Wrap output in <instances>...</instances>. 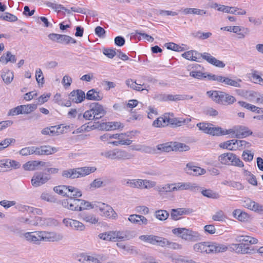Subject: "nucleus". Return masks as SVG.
Segmentation results:
<instances>
[{
  "instance_id": "3",
  "label": "nucleus",
  "mask_w": 263,
  "mask_h": 263,
  "mask_svg": "<svg viewBox=\"0 0 263 263\" xmlns=\"http://www.w3.org/2000/svg\"><path fill=\"white\" fill-rule=\"evenodd\" d=\"M187 14H196L199 15H203L206 14V11L204 10L198 9L196 8H185L176 11L154 10L153 13L151 14V15L161 16H175L178 15Z\"/></svg>"
},
{
  "instance_id": "34",
  "label": "nucleus",
  "mask_w": 263,
  "mask_h": 263,
  "mask_svg": "<svg viewBox=\"0 0 263 263\" xmlns=\"http://www.w3.org/2000/svg\"><path fill=\"white\" fill-rule=\"evenodd\" d=\"M67 197L69 198H78L82 196L81 191L78 188L69 186Z\"/></svg>"
},
{
  "instance_id": "12",
  "label": "nucleus",
  "mask_w": 263,
  "mask_h": 263,
  "mask_svg": "<svg viewBox=\"0 0 263 263\" xmlns=\"http://www.w3.org/2000/svg\"><path fill=\"white\" fill-rule=\"evenodd\" d=\"M41 231L26 232L23 234L25 239L33 244H39L42 241Z\"/></svg>"
},
{
  "instance_id": "55",
  "label": "nucleus",
  "mask_w": 263,
  "mask_h": 263,
  "mask_svg": "<svg viewBox=\"0 0 263 263\" xmlns=\"http://www.w3.org/2000/svg\"><path fill=\"white\" fill-rule=\"evenodd\" d=\"M15 140L13 138H6L0 142V152L8 147L11 143H14Z\"/></svg>"
},
{
  "instance_id": "49",
  "label": "nucleus",
  "mask_w": 263,
  "mask_h": 263,
  "mask_svg": "<svg viewBox=\"0 0 263 263\" xmlns=\"http://www.w3.org/2000/svg\"><path fill=\"white\" fill-rule=\"evenodd\" d=\"M201 194L205 197L212 199H218L220 197L218 193L213 192L210 189L203 190L201 191Z\"/></svg>"
},
{
  "instance_id": "60",
  "label": "nucleus",
  "mask_w": 263,
  "mask_h": 263,
  "mask_svg": "<svg viewBox=\"0 0 263 263\" xmlns=\"http://www.w3.org/2000/svg\"><path fill=\"white\" fill-rule=\"evenodd\" d=\"M83 263H100L99 260L95 257L87 255H82Z\"/></svg>"
},
{
  "instance_id": "52",
  "label": "nucleus",
  "mask_w": 263,
  "mask_h": 263,
  "mask_svg": "<svg viewBox=\"0 0 263 263\" xmlns=\"http://www.w3.org/2000/svg\"><path fill=\"white\" fill-rule=\"evenodd\" d=\"M236 151L241 150L243 148H248L251 146V144L250 143L242 140H235Z\"/></svg>"
},
{
  "instance_id": "22",
  "label": "nucleus",
  "mask_w": 263,
  "mask_h": 263,
  "mask_svg": "<svg viewBox=\"0 0 263 263\" xmlns=\"http://www.w3.org/2000/svg\"><path fill=\"white\" fill-rule=\"evenodd\" d=\"M128 220L132 223L140 226L146 225L148 223V220L144 216L137 214L130 215Z\"/></svg>"
},
{
  "instance_id": "5",
  "label": "nucleus",
  "mask_w": 263,
  "mask_h": 263,
  "mask_svg": "<svg viewBox=\"0 0 263 263\" xmlns=\"http://www.w3.org/2000/svg\"><path fill=\"white\" fill-rule=\"evenodd\" d=\"M95 208L99 209L101 215L108 218H115L117 214L113 209L109 205L104 203L97 202L95 203Z\"/></svg>"
},
{
  "instance_id": "9",
  "label": "nucleus",
  "mask_w": 263,
  "mask_h": 263,
  "mask_svg": "<svg viewBox=\"0 0 263 263\" xmlns=\"http://www.w3.org/2000/svg\"><path fill=\"white\" fill-rule=\"evenodd\" d=\"M89 107L94 114L93 117L95 118V119H101L106 114V109L99 103H92L90 104Z\"/></svg>"
},
{
  "instance_id": "24",
  "label": "nucleus",
  "mask_w": 263,
  "mask_h": 263,
  "mask_svg": "<svg viewBox=\"0 0 263 263\" xmlns=\"http://www.w3.org/2000/svg\"><path fill=\"white\" fill-rule=\"evenodd\" d=\"M236 135L233 137L239 139L245 138L252 134V132L248 127L243 126H236Z\"/></svg>"
},
{
  "instance_id": "45",
  "label": "nucleus",
  "mask_w": 263,
  "mask_h": 263,
  "mask_svg": "<svg viewBox=\"0 0 263 263\" xmlns=\"http://www.w3.org/2000/svg\"><path fill=\"white\" fill-rule=\"evenodd\" d=\"M36 146L27 147L21 149L19 153L20 155L25 156L33 154L36 155Z\"/></svg>"
},
{
  "instance_id": "20",
  "label": "nucleus",
  "mask_w": 263,
  "mask_h": 263,
  "mask_svg": "<svg viewBox=\"0 0 263 263\" xmlns=\"http://www.w3.org/2000/svg\"><path fill=\"white\" fill-rule=\"evenodd\" d=\"M100 127L102 129L111 130L119 128H123L124 127V125L123 124L119 122H109L100 124Z\"/></svg>"
},
{
  "instance_id": "59",
  "label": "nucleus",
  "mask_w": 263,
  "mask_h": 263,
  "mask_svg": "<svg viewBox=\"0 0 263 263\" xmlns=\"http://www.w3.org/2000/svg\"><path fill=\"white\" fill-rule=\"evenodd\" d=\"M135 36L138 37L139 40H141V39L146 40V41L149 42H153L154 41V38L145 33H142L139 32L138 31H136L135 32Z\"/></svg>"
},
{
  "instance_id": "53",
  "label": "nucleus",
  "mask_w": 263,
  "mask_h": 263,
  "mask_svg": "<svg viewBox=\"0 0 263 263\" xmlns=\"http://www.w3.org/2000/svg\"><path fill=\"white\" fill-rule=\"evenodd\" d=\"M80 202H79V206L80 208H79V210H78V211H81L84 210L88 209L89 208H90V209L95 208V203L91 204L88 201H85V200H82V199H80Z\"/></svg>"
},
{
  "instance_id": "61",
  "label": "nucleus",
  "mask_w": 263,
  "mask_h": 263,
  "mask_svg": "<svg viewBox=\"0 0 263 263\" xmlns=\"http://www.w3.org/2000/svg\"><path fill=\"white\" fill-rule=\"evenodd\" d=\"M157 148L161 152H169L173 151L172 144L170 145L168 143L158 144Z\"/></svg>"
},
{
  "instance_id": "6",
  "label": "nucleus",
  "mask_w": 263,
  "mask_h": 263,
  "mask_svg": "<svg viewBox=\"0 0 263 263\" xmlns=\"http://www.w3.org/2000/svg\"><path fill=\"white\" fill-rule=\"evenodd\" d=\"M21 167L19 162L10 159L0 160V172H5L8 170L18 169Z\"/></svg>"
},
{
  "instance_id": "8",
  "label": "nucleus",
  "mask_w": 263,
  "mask_h": 263,
  "mask_svg": "<svg viewBox=\"0 0 263 263\" xmlns=\"http://www.w3.org/2000/svg\"><path fill=\"white\" fill-rule=\"evenodd\" d=\"M231 248L238 254H247L256 252V249L251 248L244 243H233Z\"/></svg>"
},
{
  "instance_id": "56",
  "label": "nucleus",
  "mask_w": 263,
  "mask_h": 263,
  "mask_svg": "<svg viewBox=\"0 0 263 263\" xmlns=\"http://www.w3.org/2000/svg\"><path fill=\"white\" fill-rule=\"evenodd\" d=\"M226 218V216L223 211L219 210L212 216V219L214 221H222Z\"/></svg>"
},
{
  "instance_id": "54",
  "label": "nucleus",
  "mask_w": 263,
  "mask_h": 263,
  "mask_svg": "<svg viewBox=\"0 0 263 263\" xmlns=\"http://www.w3.org/2000/svg\"><path fill=\"white\" fill-rule=\"evenodd\" d=\"M164 238L157 235H152L150 244L153 245H157L162 247L163 242H164Z\"/></svg>"
},
{
  "instance_id": "11",
  "label": "nucleus",
  "mask_w": 263,
  "mask_h": 263,
  "mask_svg": "<svg viewBox=\"0 0 263 263\" xmlns=\"http://www.w3.org/2000/svg\"><path fill=\"white\" fill-rule=\"evenodd\" d=\"M42 240L45 241H57L62 239L63 235L54 232L41 231Z\"/></svg>"
},
{
  "instance_id": "10",
  "label": "nucleus",
  "mask_w": 263,
  "mask_h": 263,
  "mask_svg": "<svg viewBox=\"0 0 263 263\" xmlns=\"http://www.w3.org/2000/svg\"><path fill=\"white\" fill-rule=\"evenodd\" d=\"M80 200L78 198H69L64 199L62 201V206L69 210L78 211L79 202Z\"/></svg>"
},
{
  "instance_id": "17",
  "label": "nucleus",
  "mask_w": 263,
  "mask_h": 263,
  "mask_svg": "<svg viewBox=\"0 0 263 263\" xmlns=\"http://www.w3.org/2000/svg\"><path fill=\"white\" fill-rule=\"evenodd\" d=\"M243 205L256 212L260 213L263 211V206L251 200L249 198L246 199L243 201Z\"/></svg>"
},
{
  "instance_id": "44",
  "label": "nucleus",
  "mask_w": 263,
  "mask_h": 263,
  "mask_svg": "<svg viewBox=\"0 0 263 263\" xmlns=\"http://www.w3.org/2000/svg\"><path fill=\"white\" fill-rule=\"evenodd\" d=\"M181 190H190L191 191H195L196 189L200 188L196 183H192L190 182H180Z\"/></svg>"
},
{
  "instance_id": "50",
  "label": "nucleus",
  "mask_w": 263,
  "mask_h": 263,
  "mask_svg": "<svg viewBox=\"0 0 263 263\" xmlns=\"http://www.w3.org/2000/svg\"><path fill=\"white\" fill-rule=\"evenodd\" d=\"M20 107L22 111V114H28L34 110L37 107L35 104L22 105H20Z\"/></svg>"
},
{
  "instance_id": "14",
  "label": "nucleus",
  "mask_w": 263,
  "mask_h": 263,
  "mask_svg": "<svg viewBox=\"0 0 263 263\" xmlns=\"http://www.w3.org/2000/svg\"><path fill=\"white\" fill-rule=\"evenodd\" d=\"M184 171L187 174L193 176L203 175L206 172V171L204 168L194 166L192 163H189L186 164Z\"/></svg>"
},
{
  "instance_id": "63",
  "label": "nucleus",
  "mask_w": 263,
  "mask_h": 263,
  "mask_svg": "<svg viewBox=\"0 0 263 263\" xmlns=\"http://www.w3.org/2000/svg\"><path fill=\"white\" fill-rule=\"evenodd\" d=\"M85 226L81 222L73 220L72 230L77 231H83L85 230Z\"/></svg>"
},
{
  "instance_id": "46",
  "label": "nucleus",
  "mask_w": 263,
  "mask_h": 263,
  "mask_svg": "<svg viewBox=\"0 0 263 263\" xmlns=\"http://www.w3.org/2000/svg\"><path fill=\"white\" fill-rule=\"evenodd\" d=\"M155 215L159 220L164 221L167 219L170 214L166 210H159L155 212Z\"/></svg>"
},
{
  "instance_id": "28",
  "label": "nucleus",
  "mask_w": 263,
  "mask_h": 263,
  "mask_svg": "<svg viewBox=\"0 0 263 263\" xmlns=\"http://www.w3.org/2000/svg\"><path fill=\"white\" fill-rule=\"evenodd\" d=\"M184 58L191 61H199L201 58V54L194 50L185 52L182 54Z\"/></svg>"
},
{
  "instance_id": "25",
  "label": "nucleus",
  "mask_w": 263,
  "mask_h": 263,
  "mask_svg": "<svg viewBox=\"0 0 263 263\" xmlns=\"http://www.w3.org/2000/svg\"><path fill=\"white\" fill-rule=\"evenodd\" d=\"M85 98L89 100L101 101L103 98V94L95 89L88 90Z\"/></svg>"
},
{
  "instance_id": "2",
  "label": "nucleus",
  "mask_w": 263,
  "mask_h": 263,
  "mask_svg": "<svg viewBox=\"0 0 263 263\" xmlns=\"http://www.w3.org/2000/svg\"><path fill=\"white\" fill-rule=\"evenodd\" d=\"M206 95L215 102L221 105H229L234 103L236 99L225 92L218 90H211L206 92Z\"/></svg>"
},
{
  "instance_id": "40",
  "label": "nucleus",
  "mask_w": 263,
  "mask_h": 263,
  "mask_svg": "<svg viewBox=\"0 0 263 263\" xmlns=\"http://www.w3.org/2000/svg\"><path fill=\"white\" fill-rule=\"evenodd\" d=\"M69 186L67 185H59L55 186L53 188V191L59 195H62L63 196H66L67 197V195L69 193Z\"/></svg>"
},
{
  "instance_id": "47",
  "label": "nucleus",
  "mask_w": 263,
  "mask_h": 263,
  "mask_svg": "<svg viewBox=\"0 0 263 263\" xmlns=\"http://www.w3.org/2000/svg\"><path fill=\"white\" fill-rule=\"evenodd\" d=\"M77 41L71 36L65 35L61 34L60 44L67 45L69 43L76 44Z\"/></svg>"
},
{
  "instance_id": "18",
  "label": "nucleus",
  "mask_w": 263,
  "mask_h": 263,
  "mask_svg": "<svg viewBox=\"0 0 263 263\" xmlns=\"http://www.w3.org/2000/svg\"><path fill=\"white\" fill-rule=\"evenodd\" d=\"M58 148L55 147H51L49 145H43L39 147H36V155H48L58 152Z\"/></svg>"
},
{
  "instance_id": "27",
  "label": "nucleus",
  "mask_w": 263,
  "mask_h": 263,
  "mask_svg": "<svg viewBox=\"0 0 263 263\" xmlns=\"http://www.w3.org/2000/svg\"><path fill=\"white\" fill-rule=\"evenodd\" d=\"M172 232L173 234L181 238L182 239L188 241L189 229L181 228H175L172 230Z\"/></svg>"
},
{
  "instance_id": "41",
  "label": "nucleus",
  "mask_w": 263,
  "mask_h": 263,
  "mask_svg": "<svg viewBox=\"0 0 263 263\" xmlns=\"http://www.w3.org/2000/svg\"><path fill=\"white\" fill-rule=\"evenodd\" d=\"M60 127H57L56 126H51V127H46L42 129L41 133L43 135H51L54 134L59 135L61 132L59 131Z\"/></svg>"
},
{
  "instance_id": "62",
  "label": "nucleus",
  "mask_w": 263,
  "mask_h": 263,
  "mask_svg": "<svg viewBox=\"0 0 263 263\" xmlns=\"http://www.w3.org/2000/svg\"><path fill=\"white\" fill-rule=\"evenodd\" d=\"M101 155L107 159H116V149L114 150L105 151L101 153Z\"/></svg>"
},
{
  "instance_id": "19",
  "label": "nucleus",
  "mask_w": 263,
  "mask_h": 263,
  "mask_svg": "<svg viewBox=\"0 0 263 263\" xmlns=\"http://www.w3.org/2000/svg\"><path fill=\"white\" fill-rule=\"evenodd\" d=\"M85 98V92L80 89L73 90L69 94V99L76 103L82 102Z\"/></svg>"
},
{
  "instance_id": "1",
  "label": "nucleus",
  "mask_w": 263,
  "mask_h": 263,
  "mask_svg": "<svg viewBox=\"0 0 263 263\" xmlns=\"http://www.w3.org/2000/svg\"><path fill=\"white\" fill-rule=\"evenodd\" d=\"M48 6L52 8L58 13L62 12V14L63 15L67 14V15H73V12L83 14L86 15V16H88V15H90V16H95L98 15L96 11L86 8L73 7H71L70 9H69L65 8L61 5L52 3H49L48 4Z\"/></svg>"
},
{
  "instance_id": "39",
  "label": "nucleus",
  "mask_w": 263,
  "mask_h": 263,
  "mask_svg": "<svg viewBox=\"0 0 263 263\" xmlns=\"http://www.w3.org/2000/svg\"><path fill=\"white\" fill-rule=\"evenodd\" d=\"M208 244V241L196 243L193 247L194 250L197 252L206 253Z\"/></svg>"
},
{
  "instance_id": "33",
  "label": "nucleus",
  "mask_w": 263,
  "mask_h": 263,
  "mask_svg": "<svg viewBox=\"0 0 263 263\" xmlns=\"http://www.w3.org/2000/svg\"><path fill=\"white\" fill-rule=\"evenodd\" d=\"M224 12L230 13L234 15H242L246 14L245 10L234 7H228L226 6L224 8Z\"/></svg>"
},
{
  "instance_id": "35",
  "label": "nucleus",
  "mask_w": 263,
  "mask_h": 263,
  "mask_svg": "<svg viewBox=\"0 0 263 263\" xmlns=\"http://www.w3.org/2000/svg\"><path fill=\"white\" fill-rule=\"evenodd\" d=\"M80 217L83 220L91 224H96L98 222V218L93 214L83 213Z\"/></svg>"
},
{
  "instance_id": "42",
  "label": "nucleus",
  "mask_w": 263,
  "mask_h": 263,
  "mask_svg": "<svg viewBox=\"0 0 263 263\" xmlns=\"http://www.w3.org/2000/svg\"><path fill=\"white\" fill-rule=\"evenodd\" d=\"M173 151L180 152L187 151L190 149V147L185 144L175 142L172 143Z\"/></svg>"
},
{
  "instance_id": "32",
  "label": "nucleus",
  "mask_w": 263,
  "mask_h": 263,
  "mask_svg": "<svg viewBox=\"0 0 263 263\" xmlns=\"http://www.w3.org/2000/svg\"><path fill=\"white\" fill-rule=\"evenodd\" d=\"M190 121V119H182L177 118H172L169 117L168 125L170 124L174 127H178L183 124L189 123Z\"/></svg>"
},
{
  "instance_id": "4",
  "label": "nucleus",
  "mask_w": 263,
  "mask_h": 263,
  "mask_svg": "<svg viewBox=\"0 0 263 263\" xmlns=\"http://www.w3.org/2000/svg\"><path fill=\"white\" fill-rule=\"evenodd\" d=\"M219 161L222 164L233 165L235 166L242 167L244 166L243 162L235 154L226 153L220 155L218 157Z\"/></svg>"
},
{
  "instance_id": "64",
  "label": "nucleus",
  "mask_w": 263,
  "mask_h": 263,
  "mask_svg": "<svg viewBox=\"0 0 263 263\" xmlns=\"http://www.w3.org/2000/svg\"><path fill=\"white\" fill-rule=\"evenodd\" d=\"M244 173L245 175L247 176V180L249 183L253 185H257V181L256 177L248 171L245 170Z\"/></svg>"
},
{
  "instance_id": "36",
  "label": "nucleus",
  "mask_w": 263,
  "mask_h": 263,
  "mask_svg": "<svg viewBox=\"0 0 263 263\" xmlns=\"http://www.w3.org/2000/svg\"><path fill=\"white\" fill-rule=\"evenodd\" d=\"M235 140H230L220 143L219 147L229 151H236Z\"/></svg>"
},
{
  "instance_id": "7",
  "label": "nucleus",
  "mask_w": 263,
  "mask_h": 263,
  "mask_svg": "<svg viewBox=\"0 0 263 263\" xmlns=\"http://www.w3.org/2000/svg\"><path fill=\"white\" fill-rule=\"evenodd\" d=\"M50 177L48 174L43 172H35L31 180L32 186L39 187L49 180Z\"/></svg>"
},
{
  "instance_id": "29",
  "label": "nucleus",
  "mask_w": 263,
  "mask_h": 263,
  "mask_svg": "<svg viewBox=\"0 0 263 263\" xmlns=\"http://www.w3.org/2000/svg\"><path fill=\"white\" fill-rule=\"evenodd\" d=\"M142 179H124L122 181L124 185L134 188H142Z\"/></svg>"
},
{
  "instance_id": "43",
  "label": "nucleus",
  "mask_w": 263,
  "mask_h": 263,
  "mask_svg": "<svg viewBox=\"0 0 263 263\" xmlns=\"http://www.w3.org/2000/svg\"><path fill=\"white\" fill-rule=\"evenodd\" d=\"M132 158V155L125 151L116 149V160H126Z\"/></svg>"
},
{
  "instance_id": "48",
  "label": "nucleus",
  "mask_w": 263,
  "mask_h": 263,
  "mask_svg": "<svg viewBox=\"0 0 263 263\" xmlns=\"http://www.w3.org/2000/svg\"><path fill=\"white\" fill-rule=\"evenodd\" d=\"M258 73V72L256 70L252 71L251 74L252 82L255 84L263 86V79Z\"/></svg>"
},
{
  "instance_id": "16",
  "label": "nucleus",
  "mask_w": 263,
  "mask_h": 263,
  "mask_svg": "<svg viewBox=\"0 0 263 263\" xmlns=\"http://www.w3.org/2000/svg\"><path fill=\"white\" fill-rule=\"evenodd\" d=\"M192 212V210L185 208H178L172 209L171 212V218L174 220H177L183 215H187Z\"/></svg>"
},
{
  "instance_id": "26",
  "label": "nucleus",
  "mask_w": 263,
  "mask_h": 263,
  "mask_svg": "<svg viewBox=\"0 0 263 263\" xmlns=\"http://www.w3.org/2000/svg\"><path fill=\"white\" fill-rule=\"evenodd\" d=\"M242 80L240 79H232L229 77H222L221 83L226 85H229L234 87L240 88L241 85L240 83Z\"/></svg>"
},
{
  "instance_id": "15",
  "label": "nucleus",
  "mask_w": 263,
  "mask_h": 263,
  "mask_svg": "<svg viewBox=\"0 0 263 263\" xmlns=\"http://www.w3.org/2000/svg\"><path fill=\"white\" fill-rule=\"evenodd\" d=\"M111 234L112 241H125L131 238L129 232L127 231H112Z\"/></svg>"
},
{
  "instance_id": "51",
  "label": "nucleus",
  "mask_w": 263,
  "mask_h": 263,
  "mask_svg": "<svg viewBox=\"0 0 263 263\" xmlns=\"http://www.w3.org/2000/svg\"><path fill=\"white\" fill-rule=\"evenodd\" d=\"M163 241L164 242H163V243L162 244L163 246L162 247H167L170 249L175 250L180 249L181 248L180 245L176 242H171L166 238H164Z\"/></svg>"
},
{
  "instance_id": "58",
  "label": "nucleus",
  "mask_w": 263,
  "mask_h": 263,
  "mask_svg": "<svg viewBox=\"0 0 263 263\" xmlns=\"http://www.w3.org/2000/svg\"><path fill=\"white\" fill-rule=\"evenodd\" d=\"M222 129L221 127L214 126L213 124H211L208 134L219 136L222 135Z\"/></svg>"
},
{
  "instance_id": "38",
  "label": "nucleus",
  "mask_w": 263,
  "mask_h": 263,
  "mask_svg": "<svg viewBox=\"0 0 263 263\" xmlns=\"http://www.w3.org/2000/svg\"><path fill=\"white\" fill-rule=\"evenodd\" d=\"M2 78L4 82L8 84H10L13 79V73L9 70H7L6 71H3L1 75Z\"/></svg>"
},
{
  "instance_id": "37",
  "label": "nucleus",
  "mask_w": 263,
  "mask_h": 263,
  "mask_svg": "<svg viewBox=\"0 0 263 263\" xmlns=\"http://www.w3.org/2000/svg\"><path fill=\"white\" fill-rule=\"evenodd\" d=\"M77 170L75 168H70L63 170L62 172L61 175L65 178L75 179L77 177Z\"/></svg>"
},
{
  "instance_id": "57",
  "label": "nucleus",
  "mask_w": 263,
  "mask_h": 263,
  "mask_svg": "<svg viewBox=\"0 0 263 263\" xmlns=\"http://www.w3.org/2000/svg\"><path fill=\"white\" fill-rule=\"evenodd\" d=\"M188 241H196L201 239V235L197 232L189 230Z\"/></svg>"
},
{
  "instance_id": "13",
  "label": "nucleus",
  "mask_w": 263,
  "mask_h": 263,
  "mask_svg": "<svg viewBox=\"0 0 263 263\" xmlns=\"http://www.w3.org/2000/svg\"><path fill=\"white\" fill-rule=\"evenodd\" d=\"M206 253H217L227 251L228 248L224 245L216 242H209L207 245Z\"/></svg>"
},
{
  "instance_id": "21",
  "label": "nucleus",
  "mask_w": 263,
  "mask_h": 263,
  "mask_svg": "<svg viewBox=\"0 0 263 263\" xmlns=\"http://www.w3.org/2000/svg\"><path fill=\"white\" fill-rule=\"evenodd\" d=\"M96 167L92 166H84L76 168V170H77V178H78L86 176L92 173L95 172L96 171Z\"/></svg>"
},
{
  "instance_id": "31",
  "label": "nucleus",
  "mask_w": 263,
  "mask_h": 263,
  "mask_svg": "<svg viewBox=\"0 0 263 263\" xmlns=\"http://www.w3.org/2000/svg\"><path fill=\"white\" fill-rule=\"evenodd\" d=\"M16 61V59L15 55L12 54L10 51H7L6 53H4L3 55L0 57V62L5 64L9 62L14 63Z\"/></svg>"
},
{
  "instance_id": "23",
  "label": "nucleus",
  "mask_w": 263,
  "mask_h": 263,
  "mask_svg": "<svg viewBox=\"0 0 263 263\" xmlns=\"http://www.w3.org/2000/svg\"><path fill=\"white\" fill-rule=\"evenodd\" d=\"M170 114H165L162 116L158 118L153 123V125L156 127H165L168 125Z\"/></svg>"
},
{
  "instance_id": "30",
  "label": "nucleus",
  "mask_w": 263,
  "mask_h": 263,
  "mask_svg": "<svg viewBox=\"0 0 263 263\" xmlns=\"http://www.w3.org/2000/svg\"><path fill=\"white\" fill-rule=\"evenodd\" d=\"M45 164V163L42 161H31L25 163L23 167L25 171H33L39 165L44 166Z\"/></svg>"
}]
</instances>
